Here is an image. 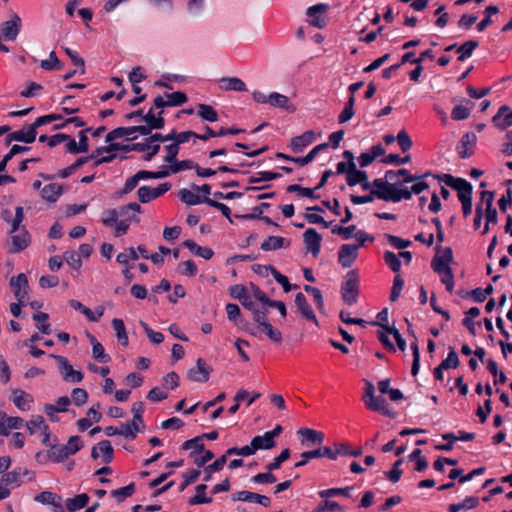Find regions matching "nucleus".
Instances as JSON below:
<instances>
[{
	"label": "nucleus",
	"instance_id": "obj_1",
	"mask_svg": "<svg viewBox=\"0 0 512 512\" xmlns=\"http://www.w3.org/2000/svg\"><path fill=\"white\" fill-rule=\"evenodd\" d=\"M439 181L457 191V196L462 204L463 216L466 218L472 213V192L473 187L464 178H455L451 174L435 175Z\"/></svg>",
	"mask_w": 512,
	"mask_h": 512
},
{
	"label": "nucleus",
	"instance_id": "obj_2",
	"mask_svg": "<svg viewBox=\"0 0 512 512\" xmlns=\"http://www.w3.org/2000/svg\"><path fill=\"white\" fill-rule=\"evenodd\" d=\"M83 447L80 436H71L66 445H52L46 454L38 452L36 459L41 461L42 457L47 458L53 462L59 463L74 455Z\"/></svg>",
	"mask_w": 512,
	"mask_h": 512
},
{
	"label": "nucleus",
	"instance_id": "obj_3",
	"mask_svg": "<svg viewBox=\"0 0 512 512\" xmlns=\"http://www.w3.org/2000/svg\"><path fill=\"white\" fill-rule=\"evenodd\" d=\"M359 294V276L356 270H350L346 276L345 281L341 286V296L343 301L351 306L358 300Z\"/></svg>",
	"mask_w": 512,
	"mask_h": 512
},
{
	"label": "nucleus",
	"instance_id": "obj_4",
	"mask_svg": "<svg viewBox=\"0 0 512 512\" xmlns=\"http://www.w3.org/2000/svg\"><path fill=\"white\" fill-rule=\"evenodd\" d=\"M253 320L258 324V328H260L267 337L274 343L282 342V334L279 330L275 329L271 323H269L267 318V313L265 311H261L259 309H255L252 311Z\"/></svg>",
	"mask_w": 512,
	"mask_h": 512
},
{
	"label": "nucleus",
	"instance_id": "obj_5",
	"mask_svg": "<svg viewBox=\"0 0 512 512\" xmlns=\"http://www.w3.org/2000/svg\"><path fill=\"white\" fill-rule=\"evenodd\" d=\"M376 185H381L379 188H386V196H387V202H400L402 199L410 200L412 198V188L404 187V188H398V186H401V183L394 182H379L376 183Z\"/></svg>",
	"mask_w": 512,
	"mask_h": 512
},
{
	"label": "nucleus",
	"instance_id": "obj_6",
	"mask_svg": "<svg viewBox=\"0 0 512 512\" xmlns=\"http://www.w3.org/2000/svg\"><path fill=\"white\" fill-rule=\"evenodd\" d=\"M379 182H385V181L381 178L374 179L372 182L373 189H371V191L368 195H363V196L350 195V200L352 201V203L357 204V205L370 203V202L374 201L375 198L381 199L383 201H387L386 188H379L380 185H376V183H379Z\"/></svg>",
	"mask_w": 512,
	"mask_h": 512
},
{
	"label": "nucleus",
	"instance_id": "obj_7",
	"mask_svg": "<svg viewBox=\"0 0 512 512\" xmlns=\"http://www.w3.org/2000/svg\"><path fill=\"white\" fill-rule=\"evenodd\" d=\"M212 371V367L203 358H198L196 366L188 370L187 377L192 382L205 383L209 380Z\"/></svg>",
	"mask_w": 512,
	"mask_h": 512
},
{
	"label": "nucleus",
	"instance_id": "obj_8",
	"mask_svg": "<svg viewBox=\"0 0 512 512\" xmlns=\"http://www.w3.org/2000/svg\"><path fill=\"white\" fill-rule=\"evenodd\" d=\"M9 284L17 301L20 303H26L29 290L26 274L20 273L17 276L11 277Z\"/></svg>",
	"mask_w": 512,
	"mask_h": 512
},
{
	"label": "nucleus",
	"instance_id": "obj_9",
	"mask_svg": "<svg viewBox=\"0 0 512 512\" xmlns=\"http://www.w3.org/2000/svg\"><path fill=\"white\" fill-rule=\"evenodd\" d=\"M166 100L162 96H157L153 100L156 108L181 106L188 101V97L184 92L176 91L173 93H165Z\"/></svg>",
	"mask_w": 512,
	"mask_h": 512
},
{
	"label": "nucleus",
	"instance_id": "obj_10",
	"mask_svg": "<svg viewBox=\"0 0 512 512\" xmlns=\"http://www.w3.org/2000/svg\"><path fill=\"white\" fill-rule=\"evenodd\" d=\"M50 356L58 361L60 372L63 375L65 381L79 383L83 380V373L81 371L74 370L66 357L59 355Z\"/></svg>",
	"mask_w": 512,
	"mask_h": 512
},
{
	"label": "nucleus",
	"instance_id": "obj_11",
	"mask_svg": "<svg viewBox=\"0 0 512 512\" xmlns=\"http://www.w3.org/2000/svg\"><path fill=\"white\" fill-rule=\"evenodd\" d=\"M170 188H171V184L168 182L161 183L156 188H151L149 186H142L138 189L139 201L142 203H148V202L160 197L167 191H169Z\"/></svg>",
	"mask_w": 512,
	"mask_h": 512
},
{
	"label": "nucleus",
	"instance_id": "obj_12",
	"mask_svg": "<svg viewBox=\"0 0 512 512\" xmlns=\"http://www.w3.org/2000/svg\"><path fill=\"white\" fill-rule=\"evenodd\" d=\"M9 235L11 246L8 248V251L10 253H18L27 248L30 244L31 237L24 226H22L21 230L11 233Z\"/></svg>",
	"mask_w": 512,
	"mask_h": 512
},
{
	"label": "nucleus",
	"instance_id": "obj_13",
	"mask_svg": "<svg viewBox=\"0 0 512 512\" xmlns=\"http://www.w3.org/2000/svg\"><path fill=\"white\" fill-rule=\"evenodd\" d=\"M303 240L307 252L317 257L320 253L322 236L314 228H308L303 234Z\"/></svg>",
	"mask_w": 512,
	"mask_h": 512
},
{
	"label": "nucleus",
	"instance_id": "obj_14",
	"mask_svg": "<svg viewBox=\"0 0 512 512\" xmlns=\"http://www.w3.org/2000/svg\"><path fill=\"white\" fill-rule=\"evenodd\" d=\"M21 29V18L17 14H13L11 20L1 24V35L7 41L16 40Z\"/></svg>",
	"mask_w": 512,
	"mask_h": 512
},
{
	"label": "nucleus",
	"instance_id": "obj_15",
	"mask_svg": "<svg viewBox=\"0 0 512 512\" xmlns=\"http://www.w3.org/2000/svg\"><path fill=\"white\" fill-rule=\"evenodd\" d=\"M358 256V246L343 244L338 252V261L344 268L352 266Z\"/></svg>",
	"mask_w": 512,
	"mask_h": 512
},
{
	"label": "nucleus",
	"instance_id": "obj_16",
	"mask_svg": "<svg viewBox=\"0 0 512 512\" xmlns=\"http://www.w3.org/2000/svg\"><path fill=\"white\" fill-rule=\"evenodd\" d=\"M453 261V252L450 247H447L444 249L443 255H435L432 262L431 267L432 269L438 273L443 274L447 272V269H451L449 266V262Z\"/></svg>",
	"mask_w": 512,
	"mask_h": 512
},
{
	"label": "nucleus",
	"instance_id": "obj_17",
	"mask_svg": "<svg viewBox=\"0 0 512 512\" xmlns=\"http://www.w3.org/2000/svg\"><path fill=\"white\" fill-rule=\"evenodd\" d=\"M233 501H243V502H255L258 503L264 507H268L271 503V500L269 497L261 494H257L250 491H239L232 495Z\"/></svg>",
	"mask_w": 512,
	"mask_h": 512
},
{
	"label": "nucleus",
	"instance_id": "obj_18",
	"mask_svg": "<svg viewBox=\"0 0 512 512\" xmlns=\"http://www.w3.org/2000/svg\"><path fill=\"white\" fill-rule=\"evenodd\" d=\"M329 9V6L324 3L316 4L314 6H311L307 9V16L310 18H313L310 24L317 28H323L326 25V19L325 17H322L321 15L326 13Z\"/></svg>",
	"mask_w": 512,
	"mask_h": 512
},
{
	"label": "nucleus",
	"instance_id": "obj_19",
	"mask_svg": "<svg viewBox=\"0 0 512 512\" xmlns=\"http://www.w3.org/2000/svg\"><path fill=\"white\" fill-rule=\"evenodd\" d=\"M476 139V135L473 132H467L462 136L457 147L461 159H466L473 155V147L476 143Z\"/></svg>",
	"mask_w": 512,
	"mask_h": 512
},
{
	"label": "nucleus",
	"instance_id": "obj_20",
	"mask_svg": "<svg viewBox=\"0 0 512 512\" xmlns=\"http://www.w3.org/2000/svg\"><path fill=\"white\" fill-rule=\"evenodd\" d=\"M36 136L37 131H35L33 127L29 126L27 130L21 129L8 134V136L5 139L6 145H9L12 141L31 144L35 141Z\"/></svg>",
	"mask_w": 512,
	"mask_h": 512
},
{
	"label": "nucleus",
	"instance_id": "obj_21",
	"mask_svg": "<svg viewBox=\"0 0 512 512\" xmlns=\"http://www.w3.org/2000/svg\"><path fill=\"white\" fill-rule=\"evenodd\" d=\"M226 313H227V317L230 321H234L236 322L237 324H240L241 327L246 330L248 333H250L251 335L253 336H257V332L254 331L253 329L250 328L249 324L247 321H244V320H240V322H237V319L240 317L241 315V311H240V308L237 304H234V303H228L226 305Z\"/></svg>",
	"mask_w": 512,
	"mask_h": 512
},
{
	"label": "nucleus",
	"instance_id": "obj_22",
	"mask_svg": "<svg viewBox=\"0 0 512 512\" xmlns=\"http://www.w3.org/2000/svg\"><path fill=\"white\" fill-rule=\"evenodd\" d=\"M295 304L305 319L318 324L316 315L314 314L312 307L308 304L307 299L303 293L299 292L295 295Z\"/></svg>",
	"mask_w": 512,
	"mask_h": 512
},
{
	"label": "nucleus",
	"instance_id": "obj_23",
	"mask_svg": "<svg viewBox=\"0 0 512 512\" xmlns=\"http://www.w3.org/2000/svg\"><path fill=\"white\" fill-rule=\"evenodd\" d=\"M314 140V132L306 131L300 136L293 137L290 142V148L293 152L299 153L303 149L311 144Z\"/></svg>",
	"mask_w": 512,
	"mask_h": 512
},
{
	"label": "nucleus",
	"instance_id": "obj_24",
	"mask_svg": "<svg viewBox=\"0 0 512 512\" xmlns=\"http://www.w3.org/2000/svg\"><path fill=\"white\" fill-rule=\"evenodd\" d=\"M28 474L29 471L26 468H16L13 471L4 474L1 481L12 487H19L23 482V476Z\"/></svg>",
	"mask_w": 512,
	"mask_h": 512
},
{
	"label": "nucleus",
	"instance_id": "obj_25",
	"mask_svg": "<svg viewBox=\"0 0 512 512\" xmlns=\"http://www.w3.org/2000/svg\"><path fill=\"white\" fill-rule=\"evenodd\" d=\"M12 394V401L18 409L22 411L30 410L31 403L33 402V398L30 394L21 389H14Z\"/></svg>",
	"mask_w": 512,
	"mask_h": 512
},
{
	"label": "nucleus",
	"instance_id": "obj_26",
	"mask_svg": "<svg viewBox=\"0 0 512 512\" xmlns=\"http://www.w3.org/2000/svg\"><path fill=\"white\" fill-rule=\"evenodd\" d=\"M290 241L280 236H269L261 243L263 251L278 250L289 247Z\"/></svg>",
	"mask_w": 512,
	"mask_h": 512
},
{
	"label": "nucleus",
	"instance_id": "obj_27",
	"mask_svg": "<svg viewBox=\"0 0 512 512\" xmlns=\"http://www.w3.org/2000/svg\"><path fill=\"white\" fill-rule=\"evenodd\" d=\"M23 425V419L21 417H13L4 415L3 420L0 422V435L8 436L10 429H19Z\"/></svg>",
	"mask_w": 512,
	"mask_h": 512
},
{
	"label": "nucleus",
	"instance_id": "obj_28",
	"mask_svg": "<svg viewBox=\"0 0 512 512\" xmlns=\"http://www.w3.org/2000/svg\"><path fill=\"white\" fill-rule=\"evenodd\" d=\"M62 193L63 187L57 183L45 185L41 190L42 198L51 203L56 202Z\"/></svg>",
	"mask_w": 512,
	"mask_h": 512
},
{
	"label": "nucleus",
	"instance_id": "obj_29",
	"mask_svg": "<svg viewBox=\"0 0 512 512\" xmlns=\"http://www.w3.org/2000/svg\"><path fill=\"white\" fill-rule=\"evenodd\" d=\"M179 198L180 200L185 203L186 205L192 206V205H198L200 203H205V200L207 197H201L196 191L189 190L186 188H183L179 191Z\"/></svg>",
	"mask_w": 512,
	"mask_h": 512
},
{
	"label": "nucleus",
	"instance_id": "obj_30",
	"mask_svg": "<svg viewBox=\"0 0 512 512\" xmlns=\"http://www.w3.org/2000/svg\"><path fill=\"white\" fill-rule=\"evenodd\" d=\"M365 405L372 411L379 412L385 416H391L386 400L382 396H374L371 400H365Z\"/></svg>",
	"mask_w": 512,
	"mask_h": 512
},
{
	"label": "nucleus",
	"instance_id": "obj_31",
	"mask_svg": "<svg viewBox=\"0 0 512 512\" xmlns=\"http://www.w3.org/2000/svg\"><path fill=\"white\" fill-rule=\"evenodd\" d=\"M220 88L225 91H246L245 83L237 77H224L220 80Z\"/></svg>",
	"mask_w": 512,
	"mask_h": 512
},
{
	"label": "nucleus",
	"instance_id": "obj_32",
	"mask_svg": "<svg viewBox=\"0 0 512 512\" xmlns=\"http://www.w3.org/2000/svg\"><path fill=\"white\" fill-rule=\"evenodd\" d=\"M194 170H195L196 174L202 178L211 177V176L215 175L217 173V171L223 172V173H234V174L239 172L238 169H234V168L228 167L226 165L219 166L217 170H214L212 168H203V167L199 166L197 163H196V167H194Z\"/></svg>",
	"mask_w": 512,
	"mask_h": 512
},
{
	"label": "nucleus",
	"instance_id": "obj_33",
	"mask_svg": "<svg viewBox=\"0 0 512 512\" xmlns=\"http://www.w3.org/2000/svg\"><path fill=\"white\" fill-rule=\"evenodd\" d=\"M89 500L90 498L86 493L76 495L74 498L66 500V508L70 512L82 509L88 504Z\"/></svg>",
	"mask_w": 512,
	"mask_h": 512
},
{
	"label": "nucleus",
	"instance_id": "obj_34",
	"mask_svg": "<svg viewBox=\"0 0 512 512\" xmlns=\"http://www.w3.org/2000/svg\"><path fill=\"white\" fill-rule=\"evenodd\" d=\"M298 434L304 437L302 443H304V440L313 444H321L324 441V434L311 428H301L298 430Z\"/></svg>",
	"mask_w": 512,
	"mask_h": 512
},
{
	"label": "nucleus",
	"instance_id": "obj_35",
	"mask_svg": "<svg viewBox=\"0 0 512 512\" xmlns=\"http://www.w3.org/2000/svg\"><path fill=\"white\" fill-rule=\"evenodd\" d=\"M207 485L199 484L195 487L196 494L188 500L190 505L209 504L212 502L211 497H206L205 491Z\"/></svg>",
	"mask_w": 512,
	"mask_h": 512
},
{
	"label": "nucleus",
	"instance_id": "obj_36",
	"mask_svg": "<svg viewBox=\"0 0 512 512\" xmlns=\"http://www.w3.org/2000/svg\"><path fill=\"white\" fill-rule=\"evenodd\" d=\"M163 110H161L156 117L153 113V110L150 109L144 116L143 120L149 125V127L153 129H162L165 125V119L162 117Z\"/></svg>",
	"mask_w": 512,
	"mask_h": 512
},
{
	"label": "nucleus",
	"instance_id": "obj_37",
	"mask_svg": "<svg viewBox=\"0 0 512 512\" xmlns=\"http://www.w3.org/2000/svg\"><path fill=\"white\" fill-rule=\"evenodd\" d=\"M253 444V448L255 451L260 449H272L275 447V440L270 439V437L265 432L264 435H258L252 438L251 440Z\"/></svg>",
	"mask_w": 512,
	"mask_h": 512
},
{
	"label": "nucleus",
	"instance_id": "obj_38",
	"mask_svg": "<svg viewBox=\"0 0 512 512\" xmlns=\"http://www.w3.org/2000/svg\"><path fill=\"white\" fill-rule=\"evenodd\" d=\"M35 500L42 504H50L54 507H60V501H62V498L53 492L43 491L35 497Z\"/></svg>",
	"mask_w": 512,
	"mask_h": 512
},
{
	"label": "nucleus",
	"instance_id": "obj_39",
	"mask_svg": "<svg viewBox=\"0 0 512 512\" xmlns=\"http://www.w3.org/2000/svg\"><path fill=\"white\" fill-rule=\"evenodd\" d=\"M112 326L116 332V337L122 346L128 345V335L122 319L114 318Z\"/></svg>",
	"mask_w": 512,
	"mask_h": 512
},
{
	"label": "nucleus",
	"instance_id": "obj_40",
	"mask_svg": "<svg viewBox=\"0 0 512 512\" xmlns=\"http://www.w3.org/2000/svg\"><path fill=\"white\" fill-rule=\"evenodd\" d=\"M478 504H479V499L477 497L469 496V497H466L464 499V501L461 503L450 504L448 507V511L449 512H459L460 510H463V509H472V508L477 507Z\"/></svg>",
	"mask_w": 512,
	"mask_h": 512
},
{
	"label": "nucleus",
	"instance_id": "obj_41",
	"mask_svg": "<svg viewBox=\"0 0 512 512\" xmlns=\"http://www.w3.org/2000/svg\"><path fill=\"white\" fill-rule=\"evenodd\" d=\"M479 46L478 41L476 40H468L464 42L461 46L457 48V52L460 53L458 57V61H464L466 58L470 57L473 51Z\"/></svg>",
	"mask_w": 512,
	"mask_h": 512
},
{
	"label": "nucleus",
	"instance_id": "obj_42",
	"mask_svg": "<svg viewBox=\"0 0 512 512\" xmlns=\"http://www.w3.org/2000/svg\"><path fill=\"white\" fill-rule=\"evenodd\" d=\"M371 324L375 325V326L379 325V326L383 327L387 331V333L393 335V337L397 343V346L401 351H404L406 349V341L402 337V335L400 334V332L397 328H395L393 326H388L386 324H380V323H377L376 321L371 322Z\"/></svg>",
	"mask_w": 512,
	"mask_h": 512
},
{
	"label": "nucleus",
	"instance_id": "obj_43",
	"mask_svg": "<svg viewBox=\"0 0 512 512\" xmlns=\"http://www.w3.org/2000/svg\"><path fill=\"white\" fill-rule=\"evenodd\" d=\"M198 115L206 121L216 122L218 120L217 111L207 104H198Z\"/></svg>",
	"mask_w": 512,
	"mask_h": 512
},
{
	"label": "nucleus",
	"instance_id": "obj_44",
	"mask_svg": "<svg viewBox=\"0 0 512 512\" xmlns=\"http://www.w3.org/2000/svg\"><path fill=\"white\" fill-rule=\"evenodd\" d=\"M204 448V444L201 442V437L199 436L185 441L182 445V449L184 450L192 449V452L190 453L191 457L202 453Z\"/></svg>",
	"mask_w": 512,
	"mask_h": 512
},
{
	"label": "nucleus",
	"instance_id": "obj_45",
	"mask_svg": "<svg viewBox=\"0 0 512 512\" xmlns=\"http://www.w3.org/2000/svg\"><path fill=\"white\" fill-rule=\"evenodd\" d=\"M328 148V143H322L314 147L306 156L304 157H297L296 160H294V163L299 164L300 166H304L310 162H312L316 155L322 151Z\"/></svg>",
	"mask_w": 512,
	"mask_h": 512
},
{
	"label": "nucleus",
	"instance_id": "obj_46",
	"mask_svg": "<svg viewBox=\"0 0 512 512\" xmlns=\"http://www.w3.org/2000/svg\"><path fill=\"white\" fill-rule=\"evenodd\" d=\"M354 103H355V97L351 95L346 102L344 109L340 113L338 117V121L340 124H343L347 121H349L353 115H354Z\"/></svg>",
	"mask_w": 512,
	"mask_h": 512
},
{
	"label": "nucleus",
	"instance_id": "obj_47",
	"mask_svg": "<svg viewBox=\"0 0 512 512\" xmlns=\"http://www.w3.org/2000/svg\"><path fill=\"white\" fill-rule=\"evenodd\" d=\"M287 192H298L300 196L311 199H318L320 196L315 194L316 189L302 187L298 184H291L286 188Z\"/></svg>",
	"mask_w": 512,
	"mask_h": 512
},
{
	"label": "nucleus",
	"instance_id": "obj_48",
	"mask_svg": "<svg viewBox=\"0 0 512 512\" xmlns=\"http://www.w3.org/2000/svg\"><path fill=\"white\" fill-rule=\"evenodd\" d=\"M33 320L40 323V325H37V329L43 333V334H50L51 333V325L49 323H46V321L49 318V315L44 312H38L33 314L32 316Z\"/></svg>",
	"mask_w": 512,
	"mask_h": 512
},
{
	"label": "nucleus",
	"instance_id": "obj_49",
	"mask_svg": "<svg viewBox=\"0 0 512 512\" xmlns=\"http://www.w3.org/2000/svg\"><path fill=\"white\" fill-rule=\"evenodd\" d=\"M23 220H24L23 207L17 206L15 208V215H14L12 221L8 222V224L10 225L9 234L21 230L22 227L20 225L23 222Z\"/></svg>",
	"mask_w": 512,
	"mask_h": 512
},
{
	"label": "nucleus",
	"instance_id": "obj_50",
	"mask_svg": "<svg viewBox=\"0 0 512 512\" xmlns=\"http://www.w3.org/2000/svg\"><path fill=\"white\" fill-rule=\"evenodd\" d=\"M98 448H99V453H101L103 456L102 461L105 464L110 463L113 459V452H114L110 441H108V440L100 441L98 443Z\"/></svg>",
	"mask_w": 512,
	"mask_h": 512
},
{
	"label": "nucleus",
	"instance_id": "obj_51",
	"mask_svg": "<svg viewBox=\"0 0 512 512\" xmlns=\"http://www.w3.org/2000/svg\"><path fill=\"white\" fill-rule=\"evenodd\" d=\"M26 427L30 434H34L37 429L43 430V432H47L48 426L45 424V420L43 416L37 415L32 418L30 421L26 423Z\"/></svg>",
	"mask_w": 512,
	"mask_h": 512
},
{
	"label": "nucleus",
	"instance_id": "obj_52",
	"mask_svg": "<svg viewBox=\"0 0 512 512\" xmlns=\"http://www.w3.org/2000/svg\"><path fill=\"white\" fill-rule=\"evenodd\" d=\"M135 491L134 483H130L125 487L115 489L111 491V495L117 499L118 502H122L124 499L133 495Z\"/></svg>",
	"mask_w": 512,
	"mask_h": 512
},
{
	"label": "nucleus",
	"instance_id": "obj_53",
	"mask_svg": "<svg viewBox=\"0 0 512 512\" xmlns=\"http://www.w3.org/2000/svg\"><path fill=\"white\" fill-rule=\"evenodd\" d=\"M138 432L139 427L135 423V421H131L130 423H124L119 428V435H122L126 438L135 439Z\"/></svg>",
	"mask_w": 512,
	"mask_h": 512
},
{
	"label": "nucleus",
	"instance_id": "obj_54",
	"mask_svg": "<svg viewBox=\"0 0 512 512\" xmlns=\"http://www.w3.org/2000/svg\"><path fill=\"white\" fill-rule=\"evenodd\" d=\"M280 177H281L280 173L270 172V171H261V172L257 173V176H251L248 179V182L250 184H255V183L262 182V181H271L274 179H278Z\"/></svg>",
	"mask_w": 512,
	"mask_h": 512
},
{
	"label": "nucleus",
	"instance_id": "obj_55",
	"mask_svg": "<svg viewBox=\"0 0 512 512\" xmlns=\"http://www.w3.org/2000/svg\"><path fill=\"white\" fill-rule=\"evenodd\" d=\"M350 491H351L350 487L330 488V489L319 491L318 495L321 498H323V499H327V498H330V497H333V496H337V495H343L345 497H349L350 496Z\"/></svg>",
	"mask_w": 512,
	"mask_h": 512
},
{
	"label": "nucleus",
	"instance_id": "obj_56",
	"mask_svg": "<svg viewBox=\"0 0 512 512\" xmlns=\"http://www.w3.org/2000/svg\"><path fill=\"white\" fill-rule=\"evenodd\" d=\"M63 259L75 270H79L82 266V260L79 253L74 250L66 251L63 254Z\"/></svg>",
	"mask_w": 512,
	"mask_h": 512
},
{
	"label": "nucleus",
	"instance_id": "obj_57",
	"mask_svg": "<svg viewBox=\"0 0 512 512\" xmlns=\"http://www.w3.org/2000/svg\"><path fill=\"white\" fill-rule=\"evenodd\" d=\"M368 179V175L365 171L358 170L357 167L351 172L350 175L346 176V182L348 186H355L361 184L364 180Z\"/></svg>",
	"mask_w": 512,
	"mask_h": 512
},
{
	"label": "nucleus",
	"instance_id": "obj_58",
	"mask_svg": "<svg viewBox=\"0 0 512 512\" xmlns=\"http://www.w3.org/2000/svg\"><path fill=\"white\" fill-rule=\"evenodd\" d=\"M334 448H337V453L339 456L358 457V456L362 455L361 448L352 450L347 443H334Z\"/></svg>",
	"mask_w": 512,
	"mask_h": 512
},
{
	"label": "nucleus",
	"instance_id": "obj_59",
	"mask_svg": "<svg viewBox=\"0 0 512 512\" xmlns=\"http://www.w3.org/2000/svg\"><path fill=\"white\" fill-rule=\"evenodd\" d=\"M343 507L336 501H331L325 499L324 501L320 502L317 508L315 509V512H335V511H342Z\"/></svg>",
	"mask_w": 512,
	"mask_h": 512
},
{
	"label": "nucleus",
	"instance_id": "obj_60",
	"mask_svg": "<svg viewBox=\"0 0 512 512\" xmlns=\"http://www.w3.org/2000/svg\"><path fill=\"white\" fill-rule=\"evenodd\" d=\"M441 368L450 369L457 368L459 365V357L453 347H449V353L446 359H444L441 363Z\"/></svg>",
	"mask_w": 512,
	"mask_h": 512
},
{
	"label": "nucleus",
	"instance_id": "obj_61",
	"mask_svg": "<svg viewBox=\"0 0 512 512\" xmlns=\"http://www.w3.org/2000/svg\"><path fill=\"white\" fill-rule=\"evenodd\" d=\"M290 458V450L285 448L281 451V453L273 459L271 463L266 466V469L269 471L277 470L281 467V464Z\"/></svg>",
	"mask_w": 512,
	"mask_h": 512
},
{
	"label": "nucleus",
	"instance_id": "obj_62",
	"mask_svg": "<svg viewBox=\"0 0 512 512\" xmlns=\"http://www.w3.org/2000/svg\"><path fill=\"white\" fill-rule=\"evenodd\" d=\"M132 135V127H118L111 132H109L105 140L109 143H114L113 141L117 138L124 137V136H130Z\"/></svg>",
	"mask_w": 512,
	"mask_h": 512
},
{
	"label": "nucleus",
	"instance_id": "obj_63",
	"mask_svg": "<svg viewBox=\"0 0 512 512\" xmlns=\"http://www.w3.org/2000/svg\"><path fill=\"white\" fill-rule=\"evenodd\" d=\"M384 261L385 263L389 266V268L397 273L399 272L400 268H401V261L399 260L398 256L394 253V252H391V251H386L384 253Z\"/></svg>",
	"mask_w": 512,
	"mask_h": 512
},
{
	"label": "nucleus",
	"instance_id": "obj_64",
	"mask_svg": "<svg viewBox=\"0 0 512 512\" xmlns=\"http://www.w3.org/2000/svg\"><path fill=\"white\" fill-rule=\"evenodd\" d=\"M492 122L499 130H506L508 127L512 126V113L510 112L502 117L494 115L492 117Z\"/></svg>",
	"mask_w": 512,
	"mask_h": 512
}]
</instances>
